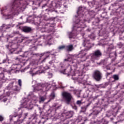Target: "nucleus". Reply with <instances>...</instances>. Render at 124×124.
Wrapping results in <instances>:
<instances>
[{
	"instance_id": "45",
	"label": "nucleus",
	"mask_w": 124,
	"mask_h": 124,
	"mask_svg": "<svg viewBox=\"0 0 124 124\" xmlns=\"http://www.w3.org/2000/svg\"><path fill=\"white\" fill-rule=\"evenodd\" d=\"M115 110H116V111H115V113H117L118 112V110H119L118 108H115L114 109V111Z\"/></svg>"
},
{
	"instance_id": "54",
	"label": "nucleus",
	"mask_w": 124,
	"mask_h": 124,
	"mask_svg": "<svg viewBox=\"0 0 124 124\" xmlns=\"http://www.w3.org/2000/svg\"><path fill=\"white\" fill-rule=\"evenodd\" d=\"M0 75H3V73H0Z\"/></svg>"
},
{
	"instance_id": "18",
	"label": "nucleus",
	"mask_w": 124,
	"mask_h": 124,
	"mask_svg": "<svg viewBox=\"0 0 124 124\" xmlns=\"http://www.w3.org/2000/svg\"><path fill=\"white\" fill-rule=\"evenodd\" d=\"M66 48H67V51H68V52H71V51H72V50H73L74 49L73 45H70L67 46H66Z\"/></svg>"
},
{
	"instance_id": "12",
	"label": "nucleus",
	"mask_w": 124,
	"mask_h": 124,
	"mask_svg": "<svg viewBox=\"0 0 124 124\" xmlns=\"http://www.w3.org/2000/svg\"><path fill=\"white\" fill-rule=\"evenodd\" d=\"M64 114V116H66V118H67V119H70V118H72V117H73V111H68Z\"/></svg>"
},
{
	"instance_id": "32",
	"label": "nucleus",
	"mask_w": 124,
	"mask_h": 124,
	"mask_svg": "<svg viewBox=\"0 0 124 124\" xmlns=\"http://www.w3.org/2000/svg\"><path fill=\"white\" fill-rule=\"evenodd\" d=\"M54 62H55V61H54V60H51L48 62V64H49V65L51 66V65H53V63H54Z\"/></svg>"
},
{
	"instance_id": "15",
	"label": "nucleus",
	"mask_w": 124,
	"mask_h": 124,
	"mask_svg": "<svg viewBox=\"0 0 124 124\" xmlns=\"http://www.w3.org/2000/svg\"><path fill=\"white\" fill-rule=\"evenodd\" d=\"M11 48L12 49H14V51H16V50H17L19 48V46L18 45V43H15L14 44L13 43H12L11 45Z\"/></svg>"
},
{
	"instance_id": "42",
	"label": "nucleus",
	"mask_w": 124,
	"mask_h": 124,
	"mask_svg": "<svg viewBox=\"0 0 124 124\" xmlns=\"http://www.w3.org/2000/svg\"><path fill=\"white\" fill-rule=\"evenodd\" d=\"M7 62V60L6 59H5L4 60H3V62H2V63H5V62Z\"/></svg>"
},
{
	"instance_id": "9",
	"label": "nucleus",
	"mask_w": 124,
	"mask_h": 124,
	"mask_svg": "<svg viewBox=\"0 0 124 124\" xmlns=\"http://www.w3.org/2000/svg\"><path fill=\"white\" fill-rule=\"evenodd\" d=\"M28 114L29 113H24L23 115L24 117L22 116V113L20 114H16V115H14L13 118H16V117H17L18 119L17 121L15 122L14 124H20V123H22L23 121H24V120L26 119L27 117H28Z\"/></svg>"
},
{
	"instance_id": "37",
	"label": "nucleus",
	"mask_w": 124,
	"mask_h": 124,
	"mask_svg": "<svg viewBox=\"0 0 124 124\" xmlns=\"http://www.w3.org/2000/svg\"><path fill=\"white\" fill-rule=\"evenodd\" d=\"M118 45L119 48H122V47H123V46L124 45L122 43H119L118 44Z\"/></svg>"
},
{
	"instance_id": "57",
	"label": "nucleus",
	"mask_w": 124,
	"mask_h": 124,
	"mask_svg": "<svg viewBox=\"0 0 124 124\" xmlns=\"http://www.w3.org/2000/svg\"><path fill=\"white\" fill-rule=\"evenodd\" d=\"M36 68H34L33 69V70H34V69H36Z\"/></svg>"
},
{
	"instance_id": "52",
	"label": "nucleus",
	"mask_w": 124,
	"mask_h": 124,
	"mask_svg": "<svg viewBox=\"0 0 124 124\" xmlns=\"http://www.w3.org/2000/svg\"><path fill=\"white\" fill-rule=\"evenodd\" d=\"M92 115H93V113H90V114H89V117H91V116H92Z\"/></svg>"
},
{
	"instance_id": "48",
	"label": "nucleus",
	"mask_w": 124,
	"mask_h": 124,
	"mask_svg": "<svg viewBox=\"0 0 124 124\" xmlns=\"http://www.w3.org/2000/svg\"><path fill=\"white\" fill-rule=\"evenodd\" d=\"M57 107V104H55L54 105H53V107Z\"/></svg>"
},
{
	"instance_id": "29",
	"label": "nucleus",
	"mask_w": 124,
	"mask_h": 124,
	"mask_svg": "<svg viewBox=\"0 0 124 124\" xmlns=\"http://www.w3.org/2000/svg\"><path fill=\"white\" fill-rule=\"evenodd\" d=\"M54 98H55V94L54 93H51V94L50 95V99L48 101V102H50V101H51V100L54 99Z\"/></svg>"
},
{
	"instance_id": "56",
	"label": "nucleus",
	"mask_w": 124,
	"mask_h": 124,
	"mask_svg": "<svg viewBox=\"0 0 124 124\" xmlns=\"http://www.w3.org/2000/svg\"><path fill=\"white\" fill-rule=\"evenodd\" d=\"M107 69L108 70H110V68H107Z\"/></svg>"
},
{
	"instance_id": "63",
	"label": "nucleus",
	"mask_w": 124,
	"mask_h": 124,
	"mask_svg": "<svg viewBox=\"0 0 124 124\" xmlns=\"http://www.w3.org/2000/svg\"><path fill=\"white\" fill-rule=\"evenodd\" d=\"M97 64H100V63H97Z\"/></svg>"
},
{
	"instance_id": "61",
	"label": "nucleus",
	"mask_w": 124,
	"mask_h": 124,
	"mask_svg": "<svg viewBox=\"0 0 124 124\" xmlns=\"http://www.w3.org/2000/svg\"><path fill=\"white\" fill-rule=\"evenodd\" d=\"M38 3L39 5L40 4V2H38Z\"/></svg>"
},
{
	"instance_id": "33",
	"label": "nucleus",
	"mask_w": 124,
	"mask_h": 124,
	"mask_svg": "<svg viewBox=\"0 0 124 124\" xmlns=\"http://www.w3.org/2000/svg\"><path fill=\"white\" fill-rule=\"evenodd\" d=\"M64 48H65V46H61L59 47L58 49L59 50H63V49H64Z\"/></svg>"
},
{
	"instance_id": "62",
	"label": "nucleus",
	"mask_w": 124,
	"mask_h": 124,
	"mask_svg": "<svg viewBox=\"0 0 124 124\" xmlns=\"http://www.w3.org/2000/svg\"><path fill=\"white\" fill-rule=\"evenodd\" d=\"M91 87H92V89H93V86H91Z\"/></svg>"
},
{
	"instance_id": "60",
	"label": "nucleus",
	"mask_w": 124,
	"mask_h": 124,
	"mask_svg": "<svg viewBox=\"0 0 124 124\" xmlns=\"http://www.w3.org/2000/svg\"><path fill=\"white\" fill-rule=\"evenodd\" d=\"M78 80H79V78H77Z\"/></svg>"
},
{
	"instance_id": "36",
	"label": "nucleus",
	"mask_w": 124,
	"mask_h": 124,
	"mask_svg": "<svg viewBox=\"0 0 124 124\" xmlns=\"http://www.w3.org/2000/svg\"><path fill=\"white\" fill-rule=\"evenodd\" d=\"M18 33H19V31L15 32L13 33V35H10V36H11V37H13L14 35H15V34H18Z\"/></svg>"
},
{
	"instance_id": "11",
	"label": "nucleus",
	"mask_w": 124,
	"mask_h": 124,
	"mask_svg": "<svg viewBox=\"0 0 124 124\" xmlns=\"http://www.w3.org/2000/svg\"><path fill=\"white\" fill-rule=\"evenodd\" d=\"M61 72L63 74H67L68 76H76V74H75L74 71L72 70L71 67H68L64 70L61 71Z\"/></svg>"
},
{
	"instance_id": "21",
	"label": "nucleus",
	"mask_w": 124,
	"mask_h": 124,
	"mask_svg": "<svg viewBox=\"0 0 124 124\" xmlns=\"http://www.w3.org/2000/svg\"><path fill=\"white\" fill-rule=\"evenodd\" d=\"M67 118H66V116H64V113H63L62 114L61 116V120L62 122H64L65 120H66Z\"/></svg>"
},
{
	"instance_id": "22",
	"label": "nucleus",
	"mask_w": 124,
	"mask_h": 124,
	"mask_svg": "<svg viewBox=\"0 0 124 124\" xmlns=\"http://www.w3.org/2000/svg\"><path fill=\"white\" fill-rule=\"evenodd\" d=\"M81 110H80V113H85L86 112V110H87V108L86 106H83L81 107Z\"/></svg>"
},
{
	"instance_id": "59",
	"label": "nucleus",
	"mask_w": 124,
	"mask_h": 124,
	"mask_svg": "<svg viewBox=\"0 0 124 124\" xmlns=\"http://www.w3.org/2000/svg\"><path fill=\"white\" fill-rule=\"evenodd\" d=\"M123 0H119V1H123Z\"/></svg>"
},
{
	"instance_id": "10",
	"label": "nucleus",
	"mask_w": 124,
	"mask_h": 124,
	"mask_svg": "<svg viewBox=\"0 0 124 124\" xmlns=\"http://www.w3.org/2000/svg\"><path fill=\"white\" fill-rule=\"evenodd\" d=\"M93 77L94 80L99 81L102 79V73L98 70H96L93 73Z\"/></svg>"
},
{
	"instance_id": "50",
	"label": "nucleus",
	"mask_w": 124,
	"mask_h": 124,
	"mask_svg": "<svg viewBox=\"0 0 124 124\" xmlns=\"http://www.w3.org/2000/svg\"><path fill=\"white\" fill-rule=\"evenodd\" d=\"M43 112V111H41L39 112V113L40 114V115H42V113Z\"/></svg>"
},
{
	"instance_id": "5",
	"label": "nucleus",
	"mask_w": 124,
	"mask_h": 124,
	"mask_svg": "<svg viewBox=\"0 0 124 124\" xmlns=\"http://www.w3.org/2000/svg\"><path fill=\"white\" fill-rule=\"evenodd\" d=\"M12 12L15 13L17 11L21 10L22 6H21V3L19 0H14L12 3Z\"/></svg>"
},
{
	"instance_id": "46",
	"label": "nucleus",
	"mask_w": 124,
	"mask_h": 124,
	"mask_svg": "<svg viewBox=\"0 0 124 124\" xmlns=\"http://www.w3.org/2000/svg\"><path fill=\"white\" fill-rule=\"evenodd\" d=\"M4 102H6V101H7V98H5L3 99Z\"/></svg>"
},
{
	"instance_id": "44",
	"label": "nucleus",
	"mask_w": 124,
	"mask_h": 124,
	"mask_svg": "<svg viewBox=\"0 0 124 124\" xmlns=\"http://www.w3.org/2000/svg\"><path fill=\"white\" fill-rule=\"evenodd\" d=\"M47 4H44L43 6H42V8H44V7H45V6H46Z\"/></svg>"
},
{
	"instance_id": "38",
	"label": "nucleus",
	"mask_w": 124,
	"mask_h": 124,
	"mask_svg": "<svg viewBox=\"0 0 124 124\" xmlns=\"http://www.w3.org/2000/svg\"><path fill=\"white\" fill-rule=\"evenodd\" d=\"M40 101H44V100H45V98H44V97H41L40 98Z\"/></svg>"
},
{
	"instance_id": "41",
	"label": "nucleus",
	"mask_w": 124,
	"mask_h": 124,
	"mask_svg": "<svg viewBox=\"0 0 124 124\" xmlns=\"http://www.w3.org/2000/svg\"><path fill=\"white\" fill-rule=\"evenodd\" d=\"M111 74H112V73H108V72L106 73V76L107 77L109 76V75H111Z\"/></svg>"
},
{
	"instance_id": "19",
	"label": "nucleus",
	"mask_w": 124,
	"mask_h": 124,
	"mask_svg": "<svg viewBox=\"0 0 124 124\" xmlns=\"http://www.w3.org/2000/svg\"><path fill=\"white\" fill-rule=\"evenodd\" d=\"M89 14L92 18H94V16H95V12H94L93 10L90 11Z\"/></svg>"
},
{
	"instance_id": "28",
	"label": "nucleus",
	"mask_w": 124,
	"mask_h": 124,
	"mask_svg": "<svg viewBox=\"0 0 124 124\" xmlns=\"http://www.w3.org/2000/svg\"><path fill=\"white\" fill-rule=\"evenodd\" d=\"M95 2H89V4L90 7H93V6H94V5H95Z\"/></svg>"
},
{
	"instance_id": "35",
	"label": "nucleus",
	"mask_w": 124,
	"mask_h": 124,
	"mask_svg": "<svg viewBox=\"0 0 124 124\" xmlns=\"http://www.w3.org/2000/svg\"><path fill=\"white\" fill-rule=\"evenodd\" d=\"M72 107L73 109H74V110H77V109H78L77 107L76 106V105H72Z\"/></svg>"
},
{
	"instance_id": "51",
	"label": "nucleus",
	"mask_w": 124,
	"mask_h": 124,
	"mask_svg": "<svg viewBox=\"0 0 124 124\" xmlns=\"http://www.w3.org/2000/svg\"><path fill=\"white\" fill-rule=\"evenodd\" d=\"M39 110H40V111H41V110H42V108H39Z\"/></svg>"
},
{
	"instance_id": "23",
	"label": "nucleus",
	"mask_w": 124,
	"mask_h": 124,
	"mask_svg": "<svg viewBox=\"0 0 124 124\" xmlns=\"http://www.w3.org/2000/svg\"><path fill=\"white\" fill-rule=\"evenodd\" d=\"M43 71L37 70L35 73H32V76H34L36 75V74H39L40 73H43Z\"/></svg>"
},
{
	"instance_id": "4",
	"label": "nucleus",
	"mask_w": 124,
	"mask_h": 124,
	"mask_svg": "<svg viewBox=\"0 0 124 124\" xmlns=\"http://www.w3.org/2000/svg\"><path fill=\"white\" fill-rule=\"evenodd\" d=\"M86 11V7L82 6H79L78 7L77 12L78 16L76 18V21L77 20H81V21H84V23H85L86 19L83 18V16H84V11Z\"/></svg>"
},
{
	"instance_id": "40",
	"label": "nucleus",
	"mask_w": 124,
	"mask_h": 124,
	"mask_svg": "<svg viewBox=\"0 0 124 124\" xmlns=\"http://www.w3.org/2000/svg\"><path fill=\"white\" fill-rule=\"evenodd\" d=\"M3 120H4L3 117L0 115V122H2Z\"/></svg>"
},
{
	"instance_id": "34",
	"label": "nucleus",
	"mask_w": 124,
	"mask_h": 124,
	"mask_svg": "<svg viewBox=\"0 0 124 124\" xmlns=\"http://www.w3.org/2000/svg\"><path fill=\"white\" fill-rule=\"evenodd\" d=\"M18 83L19 86H20V87H22V80H21V79H18Z\"/></svg>"
},
{
	"instance_id": "13",
	"label": "nucleus",
	"mask_w": 124,
	"mask_h": 124,
	"mask_svg": "<svg viewBox=\"0 0 124 124\" xmlns=\"http://www.w3.org/2000/svg\"><path fill=\"white\" fill-rule=\"evenodd\" d=\"M31 28L29 27H24L22 28V31H24V32H26V33H29V32H31Z\"/></svg>"
},
{
	"instance_id": "55",
	"label": "nucleus",
	"mask_w": 124,
	"mask_h": 124,
	"mask_svg": "<svg viewBox=\"0 0 124 124\" xmlns=\"http://www.w3.org/2000/svg\"><path fill=\"white\" fill-rule=\"evenodd\" d=\"M64 61H65V62H66L67 61H68V59H64Z\"/></svg>"
},
{
	"instance_id": "24",
	"label": "nucleus",
	"mask_w": 124,
	"mask_h": 124,
	"mask_svg": "<svg viewBox=\"0 0 124 124\" xmlns=\"http://www.w3.org/2000/svg\"><path fill=\"white\" fill-rule=\"evenodd\" d=\"M76 104L80 107L83 104V102H82V100H78L77 101Z\"/></svg>"
},
{
	"instance_id": "43",
	"label": "nucleus",
	"mask_w": 124,
	"mask_h": 124,
	"mask_svg": "<svg viewBox=\"0 0 124 124\" xmlns=\"http://www.w3.org/2000/svg\"><path fill=\"white\" fill-rule=\"evenodd\" d=\"M33 56H39V54L38 53H35V54H33Z\"/></svg>"
},
{
	"instance_id": "3",
	"label": "nucleus",
	"mask_w": 124,
	"mask_h": 124,
	"mask_svg": "<svg viewBox=\"0 0 124 124\" xmlns=\"http://www.w3.org/2000/svg\"><path fill=\"white\" fill-rule=\"evenodd\" d=\"M50 56H52V61L55 62V61H56V57H57V55H56V54L55 53H52L51 51H47L43 54L42 56H40V59L38 61L37 60L35 61V62H37L36 64L38 65V64H41V63L45 62H46L47 58H49Z\"/></svg>"
},
{
	"instance_id": "53",
	"label": "nucleus",
	"mask_w": 124,
	"mask_h": 124,
	"mask_svg": "<svg viewBox=\"0 0 124 124\" xmlns=\"http://www.w3.org/2000/svg\"><path fill=\"white\" fill-rule=\"evenodd\" d=\"M87 31H91V30L89 29H87Z\"/></svg>"
},
{
	"instance_id": "16",
	"label": "nucleus",
	"mask_w": 124,
	"mask_h": 124,
	"mask_svg": "<svg viewBox=\"0 0 124 124\" xmlns=\"http://www.w3.org/2000/svg\"><path fill=\"white\" fill-rule=\"evenodd\" d=\"M37 117H38V115L36 114V113H34L31 115V117L29 118V120H31V121H33V120H37Z\"/></svg>"
},
{
	"instance_id": "8",
	"label": "nucleus",
	"mask_w": 124,
	"mask_h": 124,
	"mask_svg": "<svg viewBox=\"0 0 124 124\" xmlns=\"http://www.w3.org/2000/svg\"><path fill=\"white\" fill-rule=\"evenodd\" d=\"M62 95L66 104H70V102H71V99H72V95L71 94L69 93L64 92L62 93Z\"/></svg>"
},
{
	"instance_id": "26",
	"label": "nucleus",
	"mask_w": 124,
	"mask_h": 124,
	"mask_svg": "<svg viewBox=\"0 0 124 124\" xmlns=\"http://www.w3.org/2000/svg\"><path fill=\"white\" fill-rule=\"evenodd\" d=\"M31 53L29 51L25 52L24 53V57H25L26 58H27V57H30V55H31Z\"/></svg>"
},
{
	"instance_id": "6",
	"label": "nucleus",
	"mask_w": 124,
	"mask_h": 124,
	"mask_svg": "<svg viewBox=\"0 0 124 124\" xmlns=\"http://www.w3.org/2000/svg\"><path fill=\"white\" fill-rule=\"evenodd\" d=\"M91 61L93 62H94L95 61L99 60L102 57V52L100 50H96L91 54Z\"/></svg>"
},
{
	"instance_id": "58",
	"label": "nucleus",
	"mask_w": 124,
	"mask_h": 124,
	"mask_svg": "<svg viewBox=\"0 0 124 124\" xmlns=\"http://www.w3.org/2000/svg\"><path fill=\"white\" fill-rule=\"evenodd\" d=\"M19 52H21V51H18L16 53H17V54H19Z\"/></svg>"
},
{
	"instance_id": "47",
	"label": "nucleus",
	"mask_w": 124,
	"mask_h": 124,
	"mask_svg": "<svg viewBox=\"0 0 124 124\" xmlns=\"http://www.w3.org/2000/svg\"><path fill=\"white\" fill-rule=\"evenodd\" d=\"M5 29H10V26H8L5 27Z\"/></svg>"
},
{
	"instance_id": "7",
	"label": "nucleus",
	"mask_w": 124,
	"mask_h": 124,
	"mask_svg": "<svg viewBox=\"0 0 124 124\" xmlns=\"http://www.w3.org/2000/svg\"><path fill=\"white\" fill-rule=\"evenodd\" d=\"M54 24L47 23L40 30L41 32H50L54 30Z\"/></svg>"
},
{
	"instance_id": "30",
	"label": "nucleus",
	"mask_w": 124,
	"mask_h": 124,
	"mask_svg": "<svg viewBox=\"0 0 124 124\" xmlns=\"http://www.w3.org/2000/svg\"><path fill=\"white\" fill-rule=\"evenodd\" d=\"M38 88H39L37 89V91H41V90H42V85H41V84H38Z\"/></svg>"
},
{
	"instance_id": "39",
	"label": "nucleus",
	"mask_w": 124,
	"mask_h": 124,
	"mask_svg": "<svg viewBox=\"0 0 124 124\" xmlns=\"http://www.w3.org/2000/svg\"><path fill=\"white\" fill-rule=\"evenodd\" d=\"M49 69H50V66L49 65H48V66L46 65L45 67V69H46V70Z\"/></svg>"
},
{
	"instance_id": "27",
	"label": "nucleus",
	"mask_w": 124,
	"mask_h": 124,
	"mask_svg": "<svg viewBox=\"0 0 124 124\" xmlns=\"http://www.w3.org/2000/svg\"><path fill=\"white\" fill-rule=\"evenodd\" d=\"M13 90L14 91H16V92H18V91H19V88L18 87V86L16 85L13 87Z\"/></svg>"
},
{
	"instance_id": "20",
	"label": "nucleus",
	"mask_w": 124,
	"mask_h": 124,
	"mask_svg": "<svg viewBox=\"0 0 124 124\" xmlns=\"http://www.w3.org/2000/svg\"><path fill=\"white\" fill-rule=\"evenodd\" d=\"M108 122L105 119H102V122H99L97 124H108Z\"/></svg>"
},
{
	"instance_id": "31",
	"label": "nucleus",
	"mask_w": 124,
	"mask_h": 124,
	"mask_svg": "<svg viewBox=\"0 0 124 124\" xmlns=\"http://www.w3.org/2000/svg\"><path fill=\"white\" fill-rule=\"evenodd\" d=\"M22 105H23V106H24V107H25V108H27L28 107V102L25 101L23 102Z\"/></svg>"
},
{
	"instance_id": "49",
	"label": "nucleus",
	"mask_w": 124,
	"mask_h": 124,
	"mask_svg": "<svg viewBox=\"0 0 124 124\" xmlns=\"http://www.w3.org/2000/svg\"><path fill=\"white\" fill-rule=\"evenodd\" d=\"M46 11H51V10L49 9H46Z\"/></svg>"
},
{
	"instance_id": "1",
	"label": "nucleus",
	"mask_w": 124,
	"mask_h": 124,
	"mask_svg": "<svg viewBox=\"0 0 124 124\" xmlns=\"http://www.w3.org/2000/svg\"><path fill=\"white\" fill-rule=\"evenodd\" d=\"M86 27L85 20L77 19L75 21V24L73 27V31L71 32H67V35L70 39L75 38L78 33H81L83 31L84 28Z\"/></svg>"
},
{
	"instance_id": "64",
	"label": "nucleus",
	"mask_w": 124,
	"mask_h": 124,
	"mask_svg": "<svg viewBox=\"0 0 124 124\" xmlns=\"http://www.w3.org/2000/svg\"><path fill=\"white\" fill-rule=\"evenodd\" d=\"M58 108H59V107H57V109H58Z\"/></svg>"
},
{
	"instance_id": "25",
	"label": "nucleus",
	"mask_w": 124,
	"mask_h": 124,
	"mask_svg": "<svg viewBox=\"0 0 124 124\" xmlns=\"http://www.w3.org/2000/svg\"><path fill=\"white\" fill-rule=\"evenodd\" d=\"M119 55L123 56V60H124V47L123 48V51L119 52Z\"/></svg>"
},
{
	"instance_id": "17",
	"label": "nucleus",
	"mask_w": 124,
	"mask_h": 124,
	"mask_svg": "<svg viewBox=\"0 0 124 124\" xmlns=\"http://www.w3.org/2000/svg\"><path fill=\"white\" fill-rule=\"evenodd\" d=\"M112 78L114 79L113 82H116V81H119L120 80V76L119 75H113Z\"/></svg>"
},
{
	"instance_id": "14",
	"label": "nucleus",
	"mask_w": 124,
	"mask_h": 124,
	"mask_svg": "<svg viewBox=\"0 0 124 124\" xmlns=\"http://www.w3.org/2000/svg\"><path fill=\"white\" fill-rule=\"evenodd\" d=\"M16 43H21L23 42V40H24V38L22 37V35H19L18 37H16Z\"/></svg>"
},
{
	"instance_id": "2",
	"label": "nucleus",
	"mask_w": 124,
	"mask_h": 124,
	"mask_svg": "<svg viewBox=\"0 0 124 124\" xmlns=\"http://www.w3.org/2000/svg\"><path fill=\"white\" fill-rule=\"evenodd\" d=\"M82 46L84 47H85L84 50H81L79 53L78 54V58H80V59H82L81 60V62H85L86 60H87L86 57V55H87V53L86 51H89L93 46H94V44H92L90 42V40H85L84 41Z\"/></svg>"
}]
</instances>
